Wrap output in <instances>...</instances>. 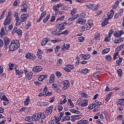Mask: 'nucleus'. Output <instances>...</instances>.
Masks as SVG:
<instances>
[{
  "instance_id": "a19ab883",
  "label": "nucleus",
  "mask_w": 124,
  "mask_h": 124,
  "mask_svg": "<svg viewBox=\"0 0 124 124\" xmlns=\"http://www.w3.org/2000/svg\"><path fill=\"white\" fill-rule=\"evenodd\" d=\"M70 111L71 113H74V114H80V111L75 109H71Z\"/></svg>"
},
{
  "instance_id": "5fc2aeb1",
  "label": "nucleus",
  "mask_w": 124,
  "mask_h": 124,
  "mask_svg": "<svg viewBox=\"0 0 124 124\" xmlns=\"http://www.w3.org/2000/svg\"><path fill=\"white\" fill-rule=\"evenodd\" d=\"M16 26H20L21 25V23H23V21H21V19H16Z\"/></svg>"
},
{
  "instance_id": "c03bdc74",
  "label": "nucleus",
  "mask_w": 124,
  "mask_h": 124,
  "mask_svg": "<svg viewBox=\"0 0 124 124\" xmlns=\"http://www.w3.org/2000/svg\"><path fill=\"white\" fill-rule=\"evenodd\" d=\"M118 103L119 105H121L122 106H124V99H119Z\"/></svg>"
},
{
  "instance_id": "0e129e2a",
  "label": "nucleus",
  "mask_w": 124,
  "mask_h": 124,
  "mask_svg": "<svg viewBox=\"0 0 124 124\" xmlns=\"http://www.w3.org/2000/svg\"><path fill=\"white\" fill-rule=\"evenodd\" d=\"M50 19V15H48L45 19H43V22L46 23Z\"/></svg>"
},
{
  "instance_id": "09e8293b",
  "label": "nucleus",
  "mask_w": 124,
  "mask_h": 124,
  "mask_svg": "<svg viewBox=\"0 0 124 124\" xmlns=\"http://www.w3.org/2000/svg\"><path fill=\"white\" fill-rule=\"evenodd\" d=\"M4 28H2L1 29V31L0 32V36H3L5 34V32H4Z\"/></svg>"
},
{
  "instance_id": "a878e982",
  "label": "nucleus",
  "mask_w": 124,
  "mask_h": 124,
  "mask_svg": "<svg viewBox=\"0 0 124 124\" xmlns=\"http://www.w3.org/2000/svg\"><path fill=\"white\" fill-rule=\"evenodd\" d=\"M93 21L91 20H89L88 21V25H87L86 26V30L87 31H89V30H90L92 27V26H93Z\"/></svg>"
},
{
  "instance_id": "338daca9",
  "label": "nucleus",
  "mask_w": 124,
  "mask_h": 124,
  "mask_svg": "<svg viewBox=\"0 0 124 124\" xmlns=\"http://www.w3.org/2000/svg\"><path fill=\"white\" fill-rule=\"evenodd\" d=\"M40 119H45V114L42 113H39Z\"/></svg>"
},
{
  "instance_id": "8fccbe9b",
  "label": "nucleus",
  "mask_w": 124,
  "mask_h": 124,
  "mask_svg": "<svg viewBox=\"0 0 124 124\" xmlns=\"http://www.w3.org/2000/svg\"><path fill=\"white\" fill-rule=\"evenodd\" d=\"M118 58H119V52H116L114 54L113 59L114 61H116Z\"/></svg>"
},
{
  "instance_id": "473e14b6",
  "label": "nucleus",
  "mask_w": 124,
  "mask_h": 124,
  "mask_svg": "<svg viewBox=\"0 0 124 124\" xmlns=\"http://www.w3.org/2000/svg\"><path fill=\"white\" fill-rule=\"evenodd\" d=\"M25 121H27V122H29L30 123H32V121H33V119L32 118V116H28L25 118Z\"/></svg>"
},
{
  "instance_id": "49530a36",
  "label": "nucleus",
  "mask_w": 124,
  "mask_h": 124,
  "mask_svg": "<svg viewBox=\"0 0 124 124\" xmlns=\"http://www.w3.org/2000/svg\"><path fill=\"white\" fill-rule=\"evenodd\" d=\"M110 36H108V35H106L105 36V38L104 39V41L105 42H109V41H110Z\"/></svg>"
},
{
  "instance_id": "6e6d98bb",
  "label": "nucleus",
  "mask_w": 124,
  "mask_h": 124,
  "mask_svg": "<svg viewBox=\"0 0 124 124\" xmlns=\"http://www.w3.org/2000/svg\"><path fill=\"white\" fill-rule=\"evenodd\" d=\"M12 16V12L11 11H9L8 12V15L7 16V18H8L9 19H11Z\"/></svg>"
},
{
  "instance_id": "cd10ccee",
  "label": "nucleus",
  "mask_w": 124,
  "mask_h": 124,
  "mask_svg": "<svg viewBox=\"0 0 124 124\" xmlns=\"http://www.w3.org/2000/svg\"><path fill=\"white\" fill-rule=\"evenodd\" d=\"M11 21V18H8V17H6L3 24L5 26H6L7 25L10 24Z\"/></svg>"
},
{
  "instance_id": "3c124183",
  "label": "nucleus",
  "mask_w": 124,
  "mask_h": 124,
  "mask_svg": "<svg viewBox=\"0 0 124 124\" xmlns=\"http://www.w3.org/2000/svg\"><path fill=\"white\" fill-rule=\"evenodd\" d=\"M83 102V100H82L81 98H79L78 100L77 101V104L78 105H79V106H82V102Z\"/></svg>"
},
{
  "instance_id": "774afa93",
  "label": "nucleus",
  "mask_w": 124,
  "mask_h": 124,
  "mask_svg": "<svg viewBox=\"0 0 124 124\" xmlns=\"http://www.w3.org/2000/svg\"><path fill=\"white\" fill-rule=\"evenodd\" d=\"M85 40V38L83 36L79 37L78 38V41L79 42H83V41Z\"/></svg>"
},
{
  "instance_id": "aec40b11",
  "label": "nucleus",
  "mask_w": 124,
  "mask_h": 124,
  "mask_svg": "<svg viewBox=\"0 0 124 124\" xmlns=\"http://www.w3.org/2000/svg\"><path fill=\"white\" fill-rule=\"evenodd\" d=\"M52 112H53V107L52 106L47 108L46 110V113L47 115H50Z\"/></svg>"
},
{
  "instance_id": "72a5a7b5",
  "label": "nucleus",
  "mask_w": 124,
  "mask_h": 124,
  "mask_svg": "<svg viewBox=\"0 0 124 124\" xmlns=\"http://www.w3.org/2000/svg\"><path fill=\"white\" fill-rule=\"evenodd\" d=\"M94 39L96 40H100V34L98 32H96L94 35Z\"/></svg>"
},
{
  "instance_id": "f03ea898",
  "label": "nucleus",
  "mask_w": 124,
  "mask_h": 124,
  "mask_svg": "<svg viewBox=\"0 0 124 124\" xmlns=\"http://www.w3.org/2000/svg\"><path fill=\"white\" fill-rule=\"evenodd\" d=\"M114 14H115V12L113 10H111L107 14L108 18H105L104 21L102 23V27H105L106 25H108V21H109L110 19H112V18H113Z\"/></svg>"
},
{
  "instance_id": "864d4df0",
  "label": "nucleus",
  "mask_w": 124,
  "mask_h": 124,
  "mask_svg": "<svg viewBox=\"0 0 124 124\" xmlns=\"http://www.w3.org/2000/svg\"><path fill=\"white\" fill-rule=\"evenodd\" d=\"M124 47V44L121 45L120 46H118L116 50L117 51H121V50H123Z\"/></svg>"
},
{
  "instance_id": "c85d7f7f",
  "label": "nucleus",
  "mask_w": 124,
  "mask_h": 124,
  "mask_svg": "<svg viewBox=\"0 0 124 124\" xmlns=\"http://www.w3.org/2000/svg\"><path fill=\"white\" fill-rule=\"evenodd\" d=\"M88 100H83L81 104V107H86L88 106Z\"/></svg>"
},
{
  "instance_id": "423d86ee",
  "label": "nucleus",
  "mask_w": 124,
  "mask_h": 124,
  "mask_svg": "<svg viewBox=\"0 0 124 124\" xmlns=\"http://www.w3.org/2000/svg\"><path fill=\"white\" fill-rule=\"evenodd\" d=\"M24 73L26 75V78L28 80H31L32 78V76L33 75L32 72H29L28 70L25 69L24 70Z\"/></svg>"
},
{
  "instance_id": "e433bc0d",
  "label": "nucleus",
  "mask_w": 124,
  "mask_h": 124,
  "mask_svg": "<svg viewBox=\"0 0 124 124\" xmlns=\"http://www.w3.org/2000/svg\"><path fill=\"white\" fill-rule=\"evenodd\" d=\"M76 13H77V9L74 8L71 11L70 14L72 16H73V15H75V14H76Z\"/></svg>"
},
{
  "instance_id": "e2e57ef3",
  "label": "nucleus",
  "mask_w": 124,
  "mask_h": 124,
  "mask_svg": "<svg viewBox=\"0 0 124 124\" xmlns=\"http://www.w3.org/2000/svg\"><path fill=\"white\" fill-rule=\"evenodd\" d=\"M50 19V15H48L45 19H43V22L46 23Z\"/></svg>"
},
{
  "instance_id": "c756f323",
  "label": "nucleus",
  "mask_w": 124,
  "mask_h": 124,
  "mask_svg": "<svg viewBox=\"0 0 124 124\" xmlns=\"http://www.w3.org/2000/svg\"><path fill=\"white\" fill-rule=\"evenodd\" d=\"M109 52H110V48H106L102 51V54L105 55V54H107L109 53Z\"/></svg>"
},
{
  "instance_id": "6ab92c4d",
  "label": "nucleus",
  "mask_w": 124,
  "mask_h": 124,
  "mask_svg": "<svg viewBox=\"0 0 124 124\" xmlns=\"http://www.w3.org/2000/svg\"><path fill=\"white\" fill-rule=\"evenodd\" d=\"M49 41H50V39L49 38H44L41 43L42 46H45Z\"/></svg>"
},
{
  "instance_id": "0eeeda50",
  "label": "nucleus",
  "mask_w": 124,
  "mask_h": 124,
  "mask_svg": "<svg viewBox=\"0 0 124 124\" xmlns=\"http://www.w3.org/2000/svg\"><path fill=\"white\" fill-rule=\"evenodd\" d=\"M62 84L63 85V87L62 89L64 90H67L69 88V81L65 80L62 82Z\"/></svg>"
},
{
  "instance_id": "a18cd8bd",
  "label": "nucleus",
  "mask_w": 124,
  "mask_h": 124,
  "mask_svg": "<svg viewBox=\"0 0 124 124\" xmlns=\"http://www.w3.org/2000/svg\"><path fill=\"white\" fill-rule=\"evenodd\" d=\"M6 13V10H4L2 12V14H1V15L0 16V20H2V19H3V17H4V15Z\"/></svg>"
},
{
  "instance_id": "680f3d73",
  "label": "nucleus",
  "mask_w": 124,
  "mask_h": 124,
  "mask_svg": "<svg viewBox=\"0 0 124 124\" xmlns=\"http://www.w3.org/2000/svg\"><path fill=\"white\" fill-rule=\"evenodd\" d=\"M64 18H65V16H63L60 17H58L56 21H63V20L64 19Z\"/></svg>"
},
{
  "instance_id": "bb28decb",
  "label": "nucleus",
  "mask_w": 124,
  "mask_h": 124,
  "mask_svg": "<svg viewBox=\"0 0 124 124\" xmlns=\"http://www.w3.org/2000/svg\"><path fill=\"white\" fill-rule=\"evenodd\" d=\"M42 54H43V52H42V51L40 49H39L37 53V55L39 58V59H42Z\"/></svg>"
},
{
  "instance_id": "f257e3e1",
  "label": "nucleus",
  "mask_w": 124,
  "mask_h": 124,
  "mask_svg": "<svg viewBox=\"0 0 124 124\" xmlns=\"http://www.w3.org/2000/svg\"><path fill=\"white\" fill-rule=\"evenodd\" d=\"M10 52H14L17 49L20 48V41L18 40H14L11 41L10 45L7 43H4V48L6 50L8 49Z\"/></svg>"
},
{
  "instance_id": "1a4fd4ad",
  "label": "nucleus",
  "mask_w": 124,
  "mask_h": 124,
  "mask_svg": "<svg viewBox=\"0 0 124 124\" xmlns=\"http://www.w3.org/2000/svg\"><path fill=\"white\" fill-rule=\"evenodd\" d=\"M63 115H64V112H62L61 113H60V115L59 116V117H55L54 119L56 121L57 123L58 124H61V123H60V121H61V120H62V117H63Z\"/></svg>"
},
{
  "instance_id": "13d9d810",
  "label": "nucleus",
  "mask_w": 124,
  "mask_h": 124,
  "mask_svg": "<svg viewBox=\"0 0 124 124\" xmlns=\"http://www.w3.org/2000/svg\"><path fill=\"white\" fill-rule=\"evenodd\" d=\"M117 73L119 76H120V77H122V75H123V70L120 69L118 70H117Z\"/></svg>"
},
{
  "instance_id": "dca6fc26",
  "label": "nucleus",
  "mask_w": 124,
  "mask_h": 124,
  "mask_svg": "<svg viewBox=\"0 0 124 124\" xmlns=\"http://www.w3.org/2000/svg\"><path fill=\"white\" fill-rule=\"evenodd\" d=\"M62 3L58 4L57 5L53 6V9L54 11L57 13L59 10V8H60V7H62Z\"/></svg>"
},
{
  "instance_id": "412c9836",
  "label": "nucleus",
  "mask_w": 124,
  "mask_h": 124,
  "mask_svg": "<svg viewBox=\"0 0 124 124\" xmlns=\"http://www.w3.org/2000/svg\"><path fill=\"white\" fill-rule=\"evenodd\" d=\"M26 59H30V60H35V56H33L31 53H28L25 56Z\"/></svg>"
},
{
  "instance_id": "a211bd4d",
  "label": "nucleus",
  "mask_w": 124,
  "mask_h": 124,
  "mask_svg": "<svg viewBox=\"0 0 124 124\" xmlns=\"http://www.w3.org/2000/svg\"><path fill=\"white\" fill-rule=\"evenodd\" d=\"M80 57L82 60H89L91 58V55L90 54H80Z\"/></svg>"
},
{
  "instance_id": "f704fd0d",
  "label": "nucleus",
  "mask_w": 124,
  "mask_h": 124,
  "mask_svg": "<svg viewBox=\"0 0 124 124\" xmlns=\"http://www.w3.org/2000/svg\"><path fill=\"white\" fill-rule=\"evenodd\" d=\"M96 106V105L95 104H92L89 105L88 107V109H89V110H93V108H95Z\"/></svg>"
},
{
  "instance_id": "4be33fe9",
  "label": "nucleus",
  "mask_w": 124,
  "mask_h": 124,
  "mask_svg": "<svg viewBox=\"0 0 124 124\" xmlns=\"http://www.w3.org/2000/svg\"><path fill=\"white\" fill-rule=\"evenodd\" d=\"M16 75H18V76H20V77H22V75L24 74V72L23 71L17 70V69H16Z\"/></svg>"
},
{
  "instance_id": "69168bd1",
  "label": "nucleus",
  "mask_w": 124,
  "mask_h": 124,
  "mask_svg": "<svg viewBox=\"0 0 124 124\" xmlns=\"http://www.w3.org/2000/svg\"><path fill=\"white\" fill-rule=\"evenodd\" d=\"M51 34L53 35L59 36L60 35V33L57 32V31H53L51 32Z\"/></svg>"
},
{
  "instance_id": "6e6552de",
  "label": "nucleus",
  "mask_w": 124,
  "mask_h": 124,
  "mask_svg": "<svg viewBox=\"0 0 124 124\" xmlns=\"http://www.w3.org/2000/svg\"><path fill=\"white\" fill-rule=\"evenodd\" d=\"M29 17H30V15L28 14H23L20 16V21L21 22H26Z\"/></svg>"
},
{
  "instance_id": "b1692460",
  "label": "nucleus",
  "mask_w": 124,
  "mask_h": 124,
  "mask_svg": "<svg viewBox=\"0 0 124 124\" xmlns=\"http://www.w3.org/2000/svg\"><path fill=\"white\" fill-rule=\"evenodd\" d=\"M55 82V75L54 74H52L50 75L49 78V83H52Z\"/></svg>"
},
{
  "instance_id": "79ce46f5",
  "label": "nucleus",
  "mask_w": 124,
  "mask_h": 124,
  "mask_svg": "<svg viewBox=\"0 0 124 124\" xmlns=\"http://www.w3.org/2000/svg\"><path fill=\"white\" fill-rule=\"evenodd\" d=\"M105 59L108 62H112V56L111 55L106 56Z\"/></svg>"
},
{
  "instance_id": "2f4dec72",
  "label": "nucleus",
  "mask_w": 124,
  "mask_h": 124,
  "mask_svg": "<svg viewBox=\"0 0 124 124\" xmlns=\"http://www.w3.org/2000/svg\"><path fill=\"white\" fill-rule=\"evenodd\" d=\"M28 8V6H27L26 4H24L22 6V8L21 10V12L23 13L27 12V9Z\"/></svg>"
},
{
  "instance_id": "bf43d9fd",
  "label": "nucleus",
  "mask_w": 124,
  "mask_h": 124,
  "mask_svg": "<svg viewBox=\"0 0 124 124\" xmlns=\"http://www.w3.org/2000/svg\"><path fill=\"white\" fill-rule=\"evenodd\" d=\"M14 16L16 18V20H19V16L17 12H15L14 13Z\"/></svg>"
},
{
  "instance_id": "de8ad7c7",
  "label": "nucleus",
  "mask_w": 124,
  "mask_h": 124,
  "mask_svg": "<svg viewBox=\"0 0 124 124\" xmlns=\"http://www.w3.org/2000/svg\"><path fill=\"white\" fill-rule=\"evenodd\" d=\"M62 41V40L61 39H55V40H52L51 41V42H52V43H57L58 42H61Z\"/></svg>"
},
{
  "instance_id": "58836bf2",
  "label": "nucleus",
  "mask_w": 124,
  "mask_h": 124,
  "mask_svg": "<svg viewBox=\"0 0 124 124\" xmlns=\"http://www.w3.org/2000/svg\"><path fill=\"white\" fill-rule=\"evenodd\" d=\"M123 41H124V38H120L118 40H115L114 43L117 44L118 43H121V42H123Z\"/></svg>"
},
{
  "instance_id": "37998d69",
  "label": "nucleus",
  "mask_w": 124,
  "mask_h": 124,
  "mask_svg": "<svg viewBox=\"0 0 124 124\" xmlns=\"http://www.w3.org/2000/svg\"><path fill=\"white\" fill-rule=\"evenodd\" d=\"M122 62H123V58H120L117 61H116V63L117 64V65L120 66L121 65Z\"/></svg>"
},
{
  "instance_id": "7c9ffc66",
  "label": "nucleus",
  "mask_w": 124,
  "mask_h": 124,
  "mask_svg": "<svg viewBox=\"0 0 124 124\" xmlns=\"http://www.w3.org/2000/svg\"><path fill=\"white\" fill-rule=\"evenodd\" d=\"M89 121L88 120H80L78 122V124H88Z\"/></svg>"
},
{
  "instance_id": "9b49d317",
  "label": "nucleus",
  "mask_w": 124,
  "mask_h": 124,
  "mask_svg": "<svg viewBox=\"0 0 124 124\" xmlns=\"http://www.w3.org/2000/svg\"><path fill=\"white\" fill-rule=\"evenodd\" d=\"M42 70V67L40 66H36L33 67L32 71L34 72H40Z\"/></svg>"
},
{
  "instance_id": "c9c22d12",
  "label": "nucleus",
  "mask_w": 124,
  "mask_h": 124,
  "mask_svg": "<svg viewBox=\"0 0 124 124\" xmlns=\"http://www.w3.org/2000/svg\"><path fill=\"white\" fill-rule=\"evenodd\" d=\"M112 94H113V93H109L107 95V97L106 98V102H108V101H109V100L110 99V98H111V96H112Z\"/></svg>"
},
{
  "instance_id": "f3484780",
  "label": "nucleus",
  "mask_w": 124,
  "mask_h": 124,
  "mask_svg": "<svg viewBox=\"0 0 124 124\" xmlns=\"http://www.w3.org/2000/svg\"><path fill=\"white\" fill-rule=\"evenodd\" d=\"M86 23V20L81 18H78L76 22V24H80V25H84Z\"/></svg>"
},
{
  "instance_id": "603ef678",
  "label": "nucleus",
  "mask_w": 124,
  "mask_h": 124,
  "mask_svg": "<svg viewBox=\"0 0 124 124\" xmlns=\"http://www.w3.org/2000/svg\"><path fill=\"white\" fill-rule=\"evenodd\" d=\"M71 120L72 121V122H73V123H74V122H75V121H77V117L76 116V115H74L71 117Z\"/></svg>"
},
{
  "instance_id": "9d476101",
  "label": "nucleus",
  "mask_w": 124,
  "mask_h": 124,
  "mask_svg": "<svg viewBox=\"0 0 124 124\" xmlns=\"http://www.w3.org/2000/svg\"><path fill=\"white\" fill-rule=\"evenodd\" d=\"M1 100H3L4 102H3V104L4 106L7 105L9 103V100L6 97L5 95H3L2 97L1 98Z\"/></svg>"
},
{
  "instance_id": "4c0bfd02",
  "label": "nucleus",
  "mask_w": 124,
  "mask_h": 124,
  "mask_svg": "<svg viewBox=\"0 0 124 124\" xmlns=\"http://www.w3.org/2000/svg\"><path fill=\"white\" fill-rule=\"evenodd\" d=\"M68 103L69 104V106L71 108H73L74 107V104L72 102V101L71 100V99H68Z\"/></svg>"
},
{
  "instance_id": "ea45409f",
  "label": "nucleus",
  "mask_w": 124,
  "mask_h": 124,
  "mask_svg": "<svg viewBox=\"0 0 124 124\" xmlns=\"http://www.w3.org/2000/svg\"><path fill=\"white\" fill-rule=\"evenodd\" d=\"M4 43L9 44L10 43V41H11L9 38L7 37H5L4 38Z\"/></svg>"
},
{
  "instance_id": "4d7b16f0",
  "label": "nucleus",
  "mask_w": 124,
  "mask_h": 124,
  "mask_svg": "<svg viewBox=\"0 0 124 124\" xmlns=\"http://www.w3.org/2000/svg\"><path fill=\"white\" fill-rule=\"evenodd\" d=\"M51 88L53 90H57V89H58V88H59V87H58V85H57L56 84L53 83L52 84Z\"/></svg>"
},
{
  "instance_id": "052dcab7",
  "label": "nucleus",
  "mask_w": 124,
  "mask_h": 124,
  "mask_svg": "<svg viewBox=\"0 0 124 124\" xmlns=\"http://www.w3.org/2000/svg\"><path fill=\"white\" fill-rule=\"evenodd\" d=\"M62 60L59 59L57 61V65H61V64H62Z\"/></svg>"
},
{
  "instance_id": "ddd939ff",
  "label": "nucleus",
  "mask_w": 124,
  "mask_h": 124,
  "mask_svg": "<svg viewBox=\"0 0 124 124\" xmlns=\"http://www.w3.org/2000/svg\"><path fill=\"white\" fill-rule=\"evenodd\" d=\"M33 121L35 122L39 121L40 120V117L39 116V113H35L32 115Z\"/></svg>"
},
{
  "instance_id": "2eb2a0df",
  "label": "nucleus",
  "mask_w": 124,
  "mask_h": 124,
  "mask_svg": "<svg viewBox=\"0 0 124 124\" xmlns=\"http://www.w3.org/2000/svg\"><path fill=\"white\" fill-rule=\"evenodd\" d=\"M69 48H70V45L69 44H64L61 50L62 51H65V50H69Z\"/></svg>"
},
{
  "instance_id": "393cba45",
  "label": "nucleus",
  "mask_w": 124,
  "mask_h": 124,
  "mask_svg": "<svg viewBox=\"0 0 124 124\" xmlns=\"http://www.w3.org/2000/svg\"><path fill=\"white\" fill-rule=\"evenodd\" d=\"M47 77H48V76L47 75H41L39 77L38 80L39 81L42 82V81H43L44 79H45V78H47Z\"/></svg>"
},
{
  "instance_id": "4468645a",
  "label": "nucleus",
  "mask_w": 124,
  "mask_h": 124,
  "mask_svg": "<svg viewBox=\"0 0 124 124\" xmlns=\"http://www.w3.org/2000/svg\"><path fill=\"white\" fill-rule=\"evenodd\" d=\"M16 33L18 35H22V30L20 29H17L16 28H15L12 31V33Z\"/></svg>"
},
{
  "instance_id": "5701e85b",
  "label": "nucleus",
  "mask_w": 124,
  "mask_h": 124,
  "mask_svg": "<svg viewBox=\"0 0 124 124\" xmlns=\"http://www.w3.org/2000/svg\"><path fill=\"white\" fill-rule=\"evenodd\" d=\"M30 100H31L30 99V97L29 96H28L27 98L24 102V106H28V105H29V104H30Z\"/></svg>"
},
{
  "instance_id": "20e7f679",
  "label": "nucleus",
  "mask_w": 124,
  "mask_h": 124,
  "mask_svg": "<svg viewBox=\"0 0 124 124\" xmlns=\"http://www.w3.org/2000/svg\"><path fill=\"white\" fill-rule=\"evenodd\" d=\"M67 25L66 22H64L63 23L58 24L56 26V30L58 31L59 32L62 31H63L64 30V27Z\"/></svg>"
},
{
  "instance_id": "f8f14e48",
  "label": "nucleus",
  "mask_w": 124,
  "mask_h": 124,
  "mask_svg": "<svg viewBox=\"0 0 124 124\" xmlns=\"http://www.w3.org/2000/svg\"><path fill=\"white\" fill-rule=\"evenodd\" d=\"M124 32L123 31H119L117 32L114 33V36L115 37H121L123 34H124Z\"/></svg>"
},
{
  "instance_id": "7ed1b4c3",
  "label": "nucleus",
  "mask_w": 124,
  "mask_h": 124,
  "mask_svg": "<svg viewBox=\"0 0 124 124\" xmlns=\"http://www.w3.org/2000/svg\"><path fill=\"white\" fill-rule=\"evenodd\" d=\"M62 98L63 99V100H62V99L60 100V102H58V109L59 110V112H61V111H62V106L63 104H65L66 102H67V100H66V96L64 95H62Z\"/></svg>"
},
{
  "instance_id": "39448f33",
  "label": "nucleus",
  "mask_w": 124,
  "mask_h": 124,
  "mask_svg": "<svg viewBox=\"0 0 124 124\" xmlns=\"http://www.w3.org/2000/svg\"><path fill=\"white\" fill-rule=\"evenodd\" d=\"M86 7L88 8V9H90V10H97L98 9V7H99V5L98 4H89V5H86Z\"/></svg>"
}]
</instances>
